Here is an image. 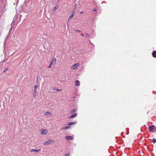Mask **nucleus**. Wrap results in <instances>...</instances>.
I'll return each mask as SVG.
<instances>
[{
	"label": "nucleus",
	"mask_w": 156,
	"mask_h": 156,
	"mask_svg": "<svg viewBox=\"0 0 156 156\" xmlns=\"http://www.w3.org/2000/svg\"><path fill=\"white\" fill-rule=\"evenodd\" d=\"M51 114V113L50 112H45L44 113V115H50Z\"/></svg>",
	"instance_id": "obj_14"
},
{
	"label": "nucleus",
	"mask_w": 156,
	"mask_h": 156,
	"mask_svg": "<svg viewBox=\"0 0 156 156\" xmlns=\"http://www.w3.org/2000/svg\"><path fill=\"white\" fill-rule=\"evenodd\" d=\"M76 109H74L71 110V112L73 113L75 112L76 111Z\"/></svg>",
	"instance_id": "obj_16"
},
{
	"label": "nucleus",
	"mask_w": 156,
	"mask_h": 156,
	"mask_svg": "<svg viewBox=\"0 0 156 156\" xmlns=\"http://www.w3.org/2000/svg\"><path fill=\"white\" fill-rule=\"evenodd\" d=\"M53 90H56V89H55L54 88V89H53Z\"/></svg>",
	"instance_id": "obj_31"
},
{
	"label": "nucleus",
	"mask_w": 156,
	"mask_h": 156,
	"mask_svg": "<svg viewBox=\"0 0 156 156\" xmlns=\"http://www.w3.org/2000/svg\"><path fill=\"white\" fill-rule=\"evenodd\" d=\"M69 154L68 153H67L65 154V156H69Z\"/></svg>",
	"instance_id": "obj_22"
},
{
	"label": "nucleus",
	"mask_w": 156,
	"mask_h": 156,
	"mask_svg": "<svg viewBox=\"0 0 156 156\" xmlns=\"http://www.w3.org/2000/svg\"><path fill=\"white\" fill-rule=\"evenodd\" d=\"M76 85L79 86L80 85V82L79 80L76 81Z\"/></svg>",
	"instance_id": "obj_12"
},
{
	"label": "nucleus",
	"mask_w": 156,
	"mask_h": 156,
	"mask_svg": "<svg viewBox=\"0 0 156 156\" xmlns=\"http://www.w3.org/2000/svg\"><path fill=\"white\" fill-rule=\"evenodd\" d=\"M96 11V9H95V8L94 9H93V12H95Z\"/></svg>",
	"instance_id": "obj_27"
},
{
	"label": "nucleus",
	"mask_w": 156,
	"mask_h": 156,
	"mask_svg": "<svg viewBox=\"0 0 156 156\" xmlns=\"http://www.w3.org/2000/svg\"><path fill=\"white\" fill-rule=\"evenodd\" d=\"M57 9V8L56 6L54 7V10L55 11Z\"/></svg>",
	"instance_id": "obj_26"
},
{
	"label": "nucleus",
	"mask_w": 156,
	"mask_h": 156,
	"mask_svg": "<svg viewBox=\"0 0 156 156\" xmlns=\"http://www.w3.org/2000/svg\"><path fill=\"white\" fill-rule=\"evenodd\" d=\"M37 85H34V92H37Z\"/></svg>",
	"instance_id": "obj_13"
},
{
	"label": "nucleus",
	"mask_w": 156,
	"mask_h": 156,
	"mask_svg": "<svg viewBox=\"0 0 156 156\" xmlns=\"http://www.w3.org/2000/svg\"><path fill=\"white\" fill-rule=\"evenodd\" d=\"M12 30V27H11L10 30H9V33H10V32Z\"/></svg>",
	"instance_id": "obj_28"
},
{
	"label": "nucleus",
	"mask_w": 156,
	"mask_h": 156,
	"mask_svg": "<svg viewBox=\"0 0 156 156\" xmlns=\"http://www.w3.org/2000/svg\"><path fill=\"white\" fill-rule=\"evenodd\" d=\"M77 113H75L73 115H72L71 116L69 117V119H71L72 118H74L76 117L77 116Z\"/></svg>",
	"instance_id": "obj_6"
},
{
	"label": "nucleus",
	"mask_w": 156,
	"mask_h": 156,
	"mask_svg": "<svg viewBox=\"0 0 156 156\" xmlns=\"http://www.w3.org/2000/svg\"><path fill=\"white\" fill-rule=\"evenodd\" d=\"M8 70V68H5L3 71L4 72H5Z\"/></svg>",
	"instance_id": "obj_19"
},
{
	"label": "nucleus",
	"mask_w": 156,
	"mask_h": 156,
	"mask_svg": "<svg viewBox=\"0 0 156 156\" xmlns=\"http://www.w3.org/2000/svg\"><path fill=\"white\" fill-rule=\"evenodd\" d=\"M7 39V37H6V38H5V41H6Z\"/></svg>",
	"instance_id": "obj_29"
},
{
	"label": "nucleus",
	"mask_w": 156,
	"mask_h": 156,
	"mask_svg": "<svg viewBox=\"0 0 156 156\" xmlns=\"http://www.w3.org/2000/svg\"><path fill=\"white\" fill-rule=\"evenodd\" d=\"M37 92H34L33 94V96L34 97H35L36 96Z\"/></svg>",
	"instance_id": "obj_17"
},
{
	"label": "nucleus",
	"mask_w": 156,
	"mask_h": 156,
	"mask_svg": "<svg viewBox=\"0 0 156 156\" xmlns=\"http://www.w3.org/2000/svg\"><path fill=\"white\" fill-rule=\"evenodd\" d=\"M83 13V12H80V13Z\"/></svg>",
	"instance_id": "obj_32"
},
{
	"label": "nucleus",
	"mask_w": 156,
	"mask_h": 156,
	"mask_svg": "<svg viewBox=\"0 0 156 156\" xmlns=\"http://www.w3.org/2000/svg\"><path fill=\"white\" fill-rule=\"evenodd\" d=\"M81 35L82 36H84V35L83 34H81Z\"/></svg>",
	"instance_id": "obj_30"
},
{
	"label": "nucleus",
	"mask_w": 156,
	"mask_h": 156,
	"mask_svg": "<svg viewBox=\"0 0 156 156\" xmlns=\"http://www.w3.org/2000/svg\"><path fill=\"white\" fill-rule=\"evenodd\" d=\"M155 126L153 125H152L149 127V129L150 131L151 132L153 130Z\"/></svg>",
	"instance_id": "obj_3"
},
{
	"label": "nucleus",
	"mask_w": 156,
	"mask_h": 156,
	"mask_svg": "<svg viewBox=\"0 0 156 156\" xmlns=\"http://www.w3.org/2000/svg\"><path fill=\"white\" fill-rule=\"evenodd\" d=\"M40 150V149L36 150V149H32L31 150L30 152H34V151L38 152V151H39Z\"/></svg>",
	"instance_id": "obj_11"
},
{
	"label": "nucleus",
	"mask_w": 156,
	"mask_h": 156,
	"mask_svg": "<svg viewBox=\"0 0 156 156\" xmlns=\"http://www.w3.org/2000/svg\"><path fill=\"white\" fill-rule=\"evenodd\" d=\"M52 64H51V63L50 64L48 68H51V67Z\"/></svg>",
	"instance_id": "obj_24"
},
{
	"label": "nucleus",
	"mask_w": 156,
	"mask_h": 156,
	"mask_svg": "<svg viewBox=\"0 0 156 156\" xmlns=\"http://www.w3.org/2000/svg\"><path fill=\"white\" fill-rule=\"evenodd\" d=\"M79 64L78 63H76L72 67L73 69H74L76 68L77 66H78Z\"/></svg>",
	"instance_id": "obj_7"
},
{
	"label": "nucleus",
	"mask_w": 156,
	"mask_h": 156,
	"mask_svg": "<svg viewBox=\"0 0 156 156\" xmlns=\"http://www.w3.org/2000/svg\"><path fill=\"white\" fill-rule=\"evenodd\" d=\"M85 35L87 37H89L90 36V35L88 34H85Z\"/></svg>",
	"instance_id": "obj_25"
},
{
	"label": "nucleus",
	"mask_w": 156,
	"mask_h": 156,
	"mask_svg": "<svg viewBox=\"0 0 156 156\" xmlns=\"http://www.w3.org/2000/svg\"><path fill=\"white\" fill-rule=\"evenodd\" d=\"M65 139L66 140H73V137L72 136H66L65 137Z\"/></svg>",
	"instance_id": "obj_2"
},
{
	"label": "nucleus",
	"mask_w": 156,
	"mask_h": 156,
	"mask_svg": "<svg viewBox=\"0 0 156 156\" xmlns=\"http://www.w3.org/2000/svg\"><path fill=\"white\" fill-rule=\"evenodd\" d=\"M75 10H73L70 16L69 17V19L72 17L74 15V14H75Z\"/></svg>",
	"instance_id": "obj_1"
},
{
	"label": "nucleus",
	"mask_w": 156,
	"mask_h": 156,
	"mask_svg": "<svg viewBox=\"0 0 156 156\" xmlns=\"http://www.w3.org/2000/svg\"><path fill=\"white\" fill-rule=\"evenodd\" d=\"M75 31L77 32H78V33H81V31L79 30H75Z\"/></svg>",
	"instance_id": "obj_21"
},
{
	"label": "nucleus",
	"mask_w": 156,
	"mask_h": 156,
	"mask_svg": "<svg viewBox=\"0 0 156 156\" xmlns=\"http://www.w3.org/2000/svg\"><path fill=\"white\" fill-rule=\"evenodd\" d=\"M153 56L154 58H156V51H153L152 53Z\"/></svg>",
	"instance_id": "obj_10"
},
{
	"label": "nucleus",
	"mask_w": 156,
	"mask_h": 156,
	"mask_svg": "<svg viewBox=\"0 0 156 156\" xmlns=\"http://www.w3.org/2000/svg\"><path fill=\"white\" fill-rule=\"evenodd\" d=\"M152 142L154 144H155L156 142V139H155V138H153L152 140Z\"/></svg>",
	"instance_id": "obj_18"
},
{
	"label": "nucleus",
	"mask_w": 156,
	"mask_h": 156,
	"mask_svg": "<svg viewBox=\"0 0 156 156\" xmlns=\"http://www.w3.org/2000/svg\"><path fill=\"white\" fill-rule=\"evenodd\" d=\"M70 127L69 126H67L66 127H63L61 128V129L63 130L65 129H68Z\"/></svg>",
	"instance_id": "obj_15"
},
{
	"label": "nucleus",
	"mask_w": 156,
	"mask_h": 156,
	"mask_svg": "<svg viewBox=\"0 0 156 156\" xmlns=\"http://www.w3.org/2000/svg\"><path fill=\"white\" fill-rule=\"evenodd\" d=\"M56 59L54 58L52 61H51L50 63H51V64L52 65H53V64L54 65L56 62Z\"/></svg>",
	"instance_id": "obj_8"
},
{
	"label": "nucleus",
	"mask_w": 156,
	"mask_h": 156,
	"mask_svg": "<svg viewBox=\"0 0 156 156\" xmlns=\"http://www.w3.org/2000/svg\"><path fill=\"white\" fill-rule=\"evenodd\" d=\"M52 142V140H48L47 141L45 142L44 144V145H48V144L51 143V142Z\"/></svg>",
	"instance_id": "obj_4"
},
{
	"label": "nucleus",
	"mask_w": 156,
	"mask_h": 156,
	"mask_svg": "<svg viewBox=\"0 0 156 156\" xmlns=\"http://www.w3.org/2000/svg\"><path fill=\"white\" fill-rule=\"evenodd\" d=\"M76 122H69V123L68 125L69 126H71V125H74L76 124Z\"/></svg>",
	"instance_id": "obj_9"
},
{
	"label": "nucleus",
	"mask_w": 156,
	"mask_h": 156,
	"mask_svg": "<svg viewBox=\"0 0 156 156\" xmlns=\"http://www.w3.org/2000/svg\"><path fill=\"white\" fill-rule=\"evenodd\" d=\"M61 90V89H56V90L57 91H59Z\"/></svg>",
	"instance_id": "obj_23"
},
{
	"label": "nucleus",
	"mask_w": 156,
	"mask_h": 156,
	"mask_svg": "<svg viewBox=\"0 0 156 156\" xmlns=\"http://www.w3.org/2000/svg\"><path fill=\"white\" fill-rule=\"evenodd\" d=\"M77 4H76L74 5V9L73 10H75V9H76V7L77 6Z\"/></svg>",
	"instance_id": "obj_20"
},
{
	"label": "nucleus",
	"mask_w": 156,
	"mask_h": 156,
	"mask_svg": "<svg viewBox=\"0 0 156 156\" xmlns=\"http://www.w3.org/2000/svg\"><path fill=\"white\" fill-rule=\"evenodd\" d=\"M41 134H46L47 133V131L44 129H42L41 130Z\"/></svg>",
	"instance_id": "obj_5"
}]
</instances>
